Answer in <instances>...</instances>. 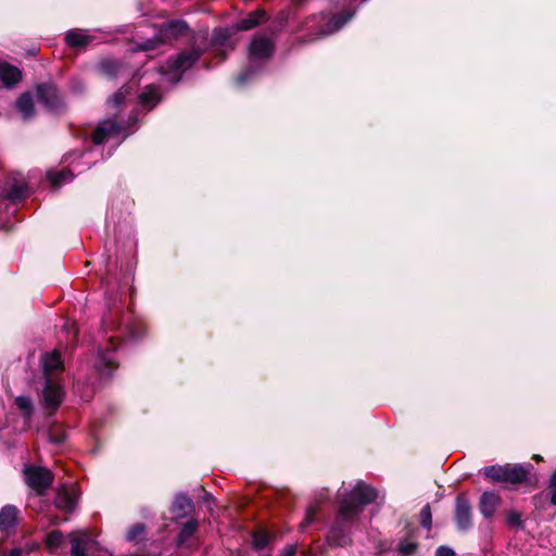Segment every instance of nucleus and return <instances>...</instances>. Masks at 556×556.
Masks as SVG:
<instances>
[{
    "label": "nucleus",
    "instance_id": "38",
    "mask_svg": "<svg viewBox=\"0 0 556 556\" xmlns=\"http://www.w3.org/2000/svg\"><path fill=\"white\" fill-rule=\"evenodd\" d=\"M39 547V544L36 543V542H33L30 544H26L25 547H24V551L29 554L34 551H36L37 548Z\"/></svg>",
    "mask_w": 556,
    "mask_h": 556
},
{
    "label": "nucleus",
    "instance_id": "29",
    "mask_svg": "<svg viewBox=\"0 0 556 556\" xmlns=\"http://www.w3.org/2000/svg\"><path fill=\"white\" fill-rule=\"evenodd\" d=\"M269 542V536L264 531H256L253 534V545L256 549L264 548Z\"/></svg>",
    "mask_w": 556,
    "mask_h": 556
},
{
    "label": "nucleus",
    "instance_id": "19",
    "mask_svg": "<svg viewBox=\"0 0 556 556\" xmlns=\"http://www.w3.org/2000/svg\"><path fill=\"white\" fill-rule=\"evenodd\" d=\"M99 68L108 78H115L118 75L123 74L125 68L122 63L115 60H104L100 63Z\"/></svg>",
    "mask_w": 556,
    "mask_h": 556
},
{
    "label": "nucleus",
    "instance_id": "12",
    "mask_svg": "<svg viewBox=\"0 0 556 556\" xmlns=\"http://www.w3.org/2000/svg\"><path fill=\"white\" fill-rule=\"evenodd\" d=\"M501 497L500 495L495 494L494 492H484L480 498V510L481 514L489 518L493 516L495 510L501 505Z\"/></svg>",
    "mask_w": 556,
    "mask_h": 556
},
{
    "label": "nucleus",
    "instance_id": "16",
    "mask_svg": "<svg viewBox=\"0 0 556 556\" xmlns=\"http://www.w3.org/2000/svg\"><path fill=\"white\" fill-rule=\"evenodd\" d=\"M456 521L462 530H465L470 526V506L468 502L463 497H458L456 502Z\"/></svg>",
    "mask_w": 556,
    "mask_h": 556
},
{
    "label": "nucleus",
    "instance_id": "41",
    "mask_svg": "<svg viewBox=\"0 0 556 556\" xmlns=\"http://www.w3.org/2000/svg\"><path fill=\"white\" fill-rule=\"evenodd\" d=\"M312 516H313V511H308V513H307V516H306V518H305V523H302V526H305V525L311 523V522H312V519H313V518H312Z\"/></svg>",
    "mask_w": 556,
    "mask_h": 556
},
{
    "label": "nucleus",
    "instance_id": "11",
    "mask_svg": "<svg viewBox=\"0 0 556 556\" xmlns=\"http://www.w3.org/2000/svg\"><path fill=\"white\" fill-rule=\"evenodd\" d=\"M76 495L74 490H70L66 488H63L59 490L56 497H55V506L65 511V513H72L76 507Z\"/></svg>",
    "mask_w": 556,
    "mask_h": 556
},
{
    "label": "nucleus",
    "instance_id": "3",
    "mask_svg": "<svg viewBox=\"0 0 556 556\" xmlns=\"http://www.w3.org/2000/svg\"><path fill=\"white\" fill-rule=\"evenodd\" d=\"M483 475L490 481L515 485L527 480L529 469L517 464L492 465L483 469Z\"/></svg>",
    "mask_w": 556,
    "mask_h": 556
},
{
    "label": "nucleus",
    "instance_id": "39",
    "mask_svg": "<svg viewBox=\"0 0 556 556\" xmlns=\"http://www.w3.org/2000/svg\"><path fill=\"white\" fill-rule=\"evenodd\" d=\"M328 541H329V542H331V543H333V544H337V545H342V544H343V542L338 541V540L336 539V530H332V531L330 532V534L328 535Z\"/></svg>",
    "mask_w": 556,
    "mask_h": 556
},
{
    "label": "nucleus",
    "instance_id": "37",
    "mask_svg": "<svg viewBox=\"0 0 556 556\" xmlns=\"http://www.w3.org/2000/svg\"><path fill=\"white\" fill-rule=\"evenodd\" d=\"M295 552H296V546L290 545L285 548L281 556H294Z\"/></svg>",
    "mask_w": 556,
    "mask_h": 556
},
{
    "label": "nucleus",
    "instance_id": "10",
    "mask_svg": "<svg viewBox=\"0 0 556 556\" xmlns=\"http://www.w3.org/2000/svg\"><path fill=\"white\" fill-rule=\"evenodd\" d=\"M199 56L197 51L182 52L175 60L168 62V67L170 71L182 73L191 67Z\"/></svg>",
    "mask_w": 556,
    "mask_h": 556
},
{
    "label": "nucleus",
    "instance_id": "24",
    "mask_svg": "<svg viewBox=\"0 0 556 556\" xmlns=\"http://www.w3.org/2000/svg\"><path fill=\"white\" fill-rule=\"evenodd\" d=\"M198 529V522L195 520L188 521L181 529L178 538L179 544H182L189 538H191Z\"/></svg>",
    "mask_w": 556,
    "mask_h": 556
},
{
    "label": "nucleus",
    "instance_id": "36",
    "mask_svg": "<svg viewBox=\"0 0 556 556\" xmlns=\"http://www.w3.org/2000/svg\"><path fill=\"white\" fill-rule=\"evenodd\" d=\"M454 555H455L454 552L451 548L445 547V546H440L435 553V556H454Z\"/></svg>",
    "mask_w": 556,
    "mask_h": 556
},
{
    "label": "nucleus",
    "instance_id": "1",
    "mask_svg": "<svg viewBox=\"0 0 556 556\" xmlns=\"http://www.w3.org/2000/svg\"><path fill=\"white\" fill-rule=\"evenodd\" d=\"M376 497L377 493L371 486L362 482L357 483L340 506L341 518H353L362 510L363 506L374 502Z\"/></svg>",
    "mask_w": 556,
    "mask_h": 556
},
{
    "label": "nucleus",
    "instance_id": "21",
    "mask_svg": "<svg viewBox=\"0 0 556 556\" xmlns=\"http://www.w3.org/2000/svg\"><path fill=\"white\" fill-rule=\"evenodd\" d=\"M65 41L71 47H85L89 43L90 38L81 31L71 30L66 34Z\"/></svg>",
    "mask_w": 556,
    "mask_h": 556
},
{
    "label": "nucleus",
    "instance_id": "2",
    "mask_svg": "<svg viewBox=\"0 0 556 556\" xmlns=\"http://www.w3.org/2000/svg\"><path fill=\"white\" fill-rule=\"evenodd\" d=\"M353 16V13L328 15L320 14L306 21L307 30H315V34L306 39L313 41L324 36L333 34L342 28Z\"/></svg>",
    "mask_w": 556,
    "mask_h": 556
},
{
    "label": "nucleus",
    "instance_id": "25",
    "mask_svg": "<svg viewBox=\"0 0 556 556\" xmlns=\"http://www.w3.org/2000/svg\"><path fill=\"white\" fill-rule=\"evenodd\" d=\"M130 93V89L126 86H123L117 92H115L108 101V103L113 106H119L125 98Z\"/></svg>",
    "mask_w": 556,
    "mask_h": 556
},
{
    "label": "nucleus",
    "instance_id": "34",
    "mask_svg": "<svg viewBox=\"0 0 556 556\" xmlns=\"http://www.w3.org/2000/svg\"><path fill=\"white\" fill-rule=\"evenodd\" d=\"M416 547L414 542L404 541L399 545V551L403 556H410L415 553Z\"/></svg>",
    "mask_w": 556,
    "mask_h": 556
},
{
    "label": "nucleus",
    "instance_id": "23",
    "mask_svg": "<svg viewBox=\"0 0 556 556\" xmlns=\"http://www.w3.org/2000/svg\"><path fill=\"white\" fill-rule=\"evenodd\" d=\"M46 546L47 548L50 551V552H54L55 549H58L61 544L63 543V534L61 531L59 530H54L52 532H50L47 536H46Z\"/></svg>",
    "mask_w": 556,
    "mask_h": 556
},
{
    "label": "nucleus",
    "instance_id": "5",
    "mask_svg": "<svg viewBox=\"0 0 556 556\" xmlns=\"http://www.w3.org/2000/svg\"><path fill=\"white\" fill-rule=\"evenodd\" d=\"M24 472L27 484L38 493L48 489L53 480L51 471L43 467H26Z\"/></svg>",
    "mask_w": 556,
    "mask_h": 556
},
{
    "label": "nucleus",
    "instance_id": "8",
    "mask_svg": "<svg viewBox=\"0 0 556 556\" xmlns=\"http://www.w3.org/2000/svg\"><path fill=\"white\" fill-rule=\"evenodd\" d=\"M273 41L263 36H255L250 43L249 52L253 59L268 58L273 51Z\"/></svg>",
    "mask_w": 556,
    "mask_h": 556
},
{
    "label": "nucleus",
    "instance_id": "13",
    "mask_svg": "<svg viewBox=\"0 0 556 556\" xmlns=\"http://www.w3.org/2000/svg\"><path fill=\"white\" fill-rule=\"evenodd\" d=\"M22 78L21 71L7 62H0V79L7 87H12Z\"/></svg>",
    "mask_w": 556,
    "mask_h": 556
},
{
    "label": "nucleus",
    "instance_id": "20",
    "mask_svg": "<svg viewBox=\"0 0 556 556\" xmlns=\"http://www.w3.org/2000/svg\"><path fill=\"white\" fill-rule=\"evenodd\" d=\"M160 100L159 91L153 86H148L139 96L142 105L153 108Z\"/></svg>",
    "mask_w": 556,
    "mask_h": 556
},
{
    "label": "nucleus",
    "instance_id": "9",
    "mask_svg": "<svg viewBox=\"0 0 556 556\" xmlns=\"http://www.w3.org/2000/svg\"><path fill=\"white\" fill-rule=\"evenodd\" d=\"M18 519V509L14 505H5L0 510V531L10 532Z\"/></svg>",
    "mask_w": 556,
    "mask_h": 556
},
{
    "label": "nucleus",
    "instance_id": "32",
    "mask_svg": "<svg viewBox=\"0 0 556 556\" xmlns=\"http://www.w3.org/2000/svg\"><path fill=\"white\" fill-rule=\"evenodd\" d=\"M175 507L187 511L192 508V502L189 497L185 495H179L175 500Z\"/></svg>",
    "mask_w": 556,
    "mask_h": 556
},
{
    "label": "nucleus",
    "instance_id": "42",
    "mask_svg": "<svg viewBox=\"0 0 556 556\" xmlns=\"http://www.w3.org/2000/svg\"><path fill=\"white\" fill-rule=\"evenodd\" d=\"M533 458L536 460V462H540L542 460V457L540 455H534Z\"/></svg>",
    "mask_w": 556,
    "mask_h": 556
},
{
    "label": "nucleus",
    "instance_id": "15",
    "mask_svg": "<svg viewBox=\"0 0 556 556\" xmlns=\"http://www.w3.org/2000/svg\"><path fill=\"white\" fill-rule=\"evenodd\" d=\"M41 365L46 379L51 378V375L54 371L62 369V361L60 353L58 351H53L51 353L43 355L41 359Z\"/></svg>",
    "mask_w": 556,
    "mask_h": 556
},
{
    "label": "nucleus",
    "instance_id": "18",
    "mask_svg": "<svg viewBox=\"0 0 556 556\" xmlns=\"http://www.w3.org/2000/svg\"><path fill=\"white\" fill-rule=\"evenodd\" d=\"M7 197L13 201L21 200L27 194V186L23 180H8L5 182Z\"/></svg>",
    "mask_w": 556,
    "mask_h": 556
},
{
    "label": "nucleus",
    "instance_id": "17",
    "mask_svg": "<svg viewBox=\"0 0 556 556\" xmlns=\"http://www.w3.org/2000/svg\"><path fill=\"white\" fill-rule=\"evenodd\" d=\"M265 11L255 10L236 24L238 30H250L265 21Z\"/></svg>",
    "mask_w": 556,
    "mask_h": 556
},
{
    "label": "nucleus",
    "instance_id": "6",
    "mask_svg": "<svg viewBox=\"0 0 556 556\" xmlns=\"http://www.w3.org/2000/svg\"><path fill=\"white\" fill-rule=\"evenodd\" d=\"M64 391L52 378H47L42 390L41 402L46 409L55 410L62 403Z\"/></svg>",
    "mask_w": 556,
    "mask_h": 556
},
{
    "label": "nucleus",
    "instance_id": "40",
    "mask_svg": "<svg viewBox=\"0 0 556 556\" xmlns=\"http://www.w3.org/2000/svg\"><path fill=\"white\" fill-rule=\"evenodd\" d=\"M101 363H105L109 368H114L113 361L110 357L103 356Z\"/></svg>",
    "mask_w": 556,
    "mask_h": 556
},
{
    "label": "nucleus",
    "instance_id": "4",
    "mask_svg": "<svg viewBox=\"0 0 556 556\" xmlns=\"http://www.w3.org/2000/svg\"><path fill=\"white\" fill-rule=\"evenodd\" d=\"M126 137V128L114 119H105L101 122L91 135L94 144H102L115 137Z\"/></svg>",
    "mask_w": 556,
    "mask_h": 556
},
{
    "label": "nucleus",
    "instance_id": "22",
    "mask_svg": "<svg viewBox=\"0 0 556 556\" xmlns=\"http://www.w3.org/2000/svg\"><path fill=\"white\" fill-rule=\"evenodd\" d=\"M16 108L24 115V117H30L34 113V103L31 97L28 93L22 94L16 100Z\"/></svg>",
    "mask_w": 556,
    "mask_h": 556
},
{
    "label": "nucleus",
    "instance_id": "31",
    "mask_svg": "<svg viewBox=\"0 0 556 556\" xmlns=\"http://www.w3.org/2000/svg\"><path fill=\"white\" fill-rule=\"evenodd\" d=\"M507 525L514 528H522L523 521L521 518V514L516 510L507 511Z\"/></svg>",
    "mask_w": 556,
    "mask_h": 556
},
{
    "label": "nucleus",
    "instance_id": "14",
    "mask_svg": "<svg viewBox=\"0 0 556 556\" xmlns=\"http://www.w3.org/2000/svg\"><path fill=\"white\" fill-rule=\"evenodd\" d=\"M38 99L48 106H56L59 103V92L55 86L43 84L37 88Z\"/></svg>",
    "mask_w": 556,
    "mask_h": 556
},
{
    "label": "nucleus",
    "instance_id": "35",
    "mask_svg": "<svg viewBox=\"0 0 556 556\" xmlns=\"http://www.w3.org/2000/svg\"><path fill=\"white\" fill-rule=\"evenodd\" d=\"M548 490L551 494V503L556 506V470L549 478Z\"/></svg>",
    "mask_w": 556,
    "mask_h": 556
},
{
    "label": "nucleus",
    "instance_id": "26",
    "mask_svg": "<svg viewBox=\"0 0 556 556\" xmlns=\"http://www.w3.org/2000/svg\"><path fill=\"white\" fill-rule=\"evenodd\" d=\"M72 177L68 170L50 172L48 178L54 187H59L62 182L70 180Z\"/></svg>",
    "mask_w": 556,
    "mask_h": 556
},
{
    "label": "nucleus",
    "instance_id": "30",
    "mask_svg": "<svg viewBox=\"0 0 556 556\" xmlns=\"http://www.w3.org/2000/svg\"><path fill=\"white\" fill-rule=\"evenodd\" d=\"M72 556H86L84 541L75 535L71 536Z\"/></svg>",
    "mask_w": 556,
    "mask_h": 556
},
{
    "label": "nucleus",
    "instance_id": "33",
    "mask_svg": "<svg viewBox=\"0 0 556 556\" xmlns=\"http://www.w3.org/2000/svg\"><path fill=\"white\" fill-rule=\"evenodd\" d=\"M431 509L429 505H426L420 511V522L425 528L431 527Z\"/></svg>",
    "mask_w": 556,
    "mask_h": 556
},
{
    "label": "nucleus",
    "instance_id": "28",
    "mask_svg": "<svg viewBox=\"0 0 556 556\" xmlns=\"http://www.w3.org/2000/svg\"><path fill=\"white\" fill-rule=\"evenodd\" d=\"M144 532L146 528L143 525H135L134 527L130 528L127 534V539L130 542H139L142 540Z\"/></svg>",
    "mask_w": 556,
    "mask_h": 556
},
{
    "label": "nucleus",
    "instance_id": "27",
    "mask_svg": "<svg viewBox=\"0 0 556 556\" xmlns=\"http://www.w3.org/2000/svg\"><path fill=\"white\" fill-rule=\"evenodd\" d=\"M15 404L27 417L31 415L33 403L28 396H17L15 399Z\"/></svg>",
    "mask_w": 556,
    "mask_h": 556
},
{
    "label": "nucleus",
    "instance_id": "7",
    "mask_svg": "<svg viewBox=\"0 0 556 556\" xmlns=\"http://www.w3.org/2000/svg\"><path fill=\"white\" fill-rule=\"evenodd\" d=\"M188 26L184 21H170L168 22L164 28L161 30L162 35L161 37H155L151 40H148L141 46V49L143 50H153L155 49L161 42L164 41L163 38H173L177 37L179 35L185 34Z\"/></svg>",
    "mask_w": 556,
    "mask_h": 556
}]
</instances>
